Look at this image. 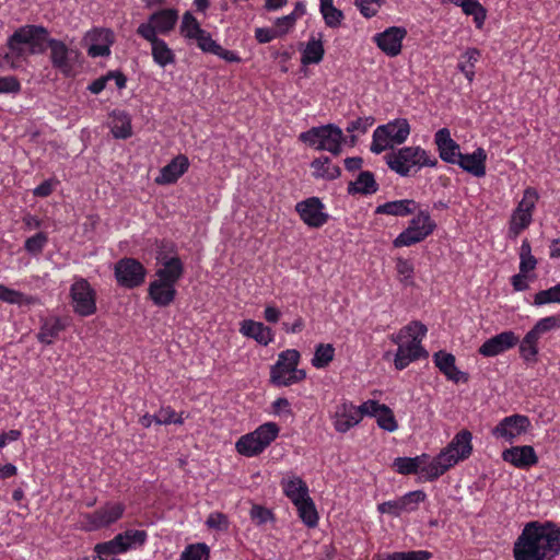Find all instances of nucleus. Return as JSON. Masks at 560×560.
Returning <instances> with one entry per match:
<instances>
[{"mask_svg": "<svg viewBox=\"0 0 560 560\" xmlns=\"http://www.w3.org/2000/svg\"><path fill=\"white\" fill-rule=\"evenodd\" d=\"M560 552V527L555 524L527 523L514 542L515 560H550Z\"/></svg>", "mask_w": 560, "mask_h": 560, "instance_id": "1", "label": "nucleus"}, {"mask_svg": "<svg viewBox=\"0 0 560 560\" xmlns=\"http://www.w3.org/2000/svg\"><path fill=\"white\" fill-rule=\"evenodd\" d=\"M472 453V434L463 429L455 434L452 441L433 457L422 469L425 481H434L459 462L467 459Z\"/></svg>", "mask_w": 560, "mask_h": 560, "instance_id": "2", "label": "nucleus"}, {"mask_svg": "<svg viewBox=\"0 0 560 560\" xmlns=\"http://www.w3.org/2000/svg\"><path fill=\"white\" fill-rule=\"evenodd\" d=\"M427 332L428 328L424 324L413 320L399 329L397 334L389 336L390 341L397 345L394 359L397 370L401 371L411 362L429 355L428 351L421 346Z\"/></svg>", "mask_w": 560, "mask_h": 560, "instance_id": "3", "label": "nucleus"}, {"mask_svg": "<svg viewBox=\"0 0 560 560\" xmlns=\"http://www.w3.org/2000/svg\"><path fill=\"white\" fill-rule=\"evenodd\" d=\"M49 32L42 25H24L19 27L8 39L9 52L4 60L16 68L13 58H27L30 55L43 54L49 40Z\"/></svg>", "mask_w": 560, "mask_h": 560, "instance_id": "4", "label": "nucleus"}, {"mask_svg": "<svg viewBox=\"0 0 560 560\" xmlns=\"http://www.w3.org/2000/svg\"><path fill=\"white\" fill-rule=\"evenodd\" d=\"M386 165L401 177L417 174L423 167H436L438 159L420 145L393 149L385 155Z\"/></svg>", "mask_w": 560, "mask_h": 560, "instance_id": "5", "label": "nucleus"}, {"mask_svg": "<svg viewBox=\"0 0 560 560\" xmlns=\"http://www.w3.org/2000/svg\"><path fill=\"white\" fill-rule=\"evenodd\" d=\"M538 199L539 195L534 187L524 189L522 199L513 209L508 221V240L515 241L530 226Z\"/></svg>", "mask_w": 560, "mask_h": 560, "instance_id": "6", "label": "nucleus"}, {"mask_svg": "<svg viewBox=\"0 0 560 560\" xmlns=\"http://www.w3.org/2000/svg\"><path fill=\"white\" fill-rule=\"evenodd\" d=\"M411 128L406 118H396L387 124L376 127L373 131L371 151L380 154L387 149H394L406 142Z\"/></svg>", "mask_w": 560, "mask_h": 560, "instance_id": "7", "label": "nucleus"}, {"mask_svg": "<svg viewBox=\"0 0 560 560\" xmlns=\"http://www.w3.org/2000/svg\"><path fill=\"white\" fill-rule=\"evenodd\" d=\"M279 432L280 427L276 422H265L242 435L235 443V450L245 457L258 456L278 438Z\"/></svg>", "mask_w": 560, "mask_h": 560, "instance_id": "8", "label": "nucleus"}, {"mask_svg": "<svg viewBox=\"0 0 560 560\" xmlns=\"http://www.w3.org/2000/svg\"><path fill=\"white\" fill-rule=\"evenodd\" d=\"M299 139L316 150L339 155L342 150L343 132L338 126L328 124L301 132Z\"/></svg>", "mask_w": 560, "mask_h": 560, "instance_id": "9", "label": "nucleus"}, {"mask_svg": "<svg viewBox=\"0 0 560 560\" xmlns=\"http://www.w3.org/2000/svg\"><path fill=\"white\" fill-rule=\"evenodd\" d=\"M300 352L294 349L282 351L276 364L271 368L270 377L273 384L290 386L306 377L304 370L298 369Z\"/></svg>", "mask_w": 560, "mask_h": 560, "instance_id": "10", "label": "nucleus"}, {"mask_svg": "<svg viewBox=\"0 0 560 560\" xmlns=\"http://www.w3.org/2000/svg\"><path fill=\"white\" fill-rule=\"evenodd\" d=\"M436 224L429 212L419 211L407 226L393 242L395 247L411 246L424 241L433 233Z\"/></svg>", "mask_w": 560, "mask_h": 560, "instance_id": "11", "label": "nucleus"}, {"mask_svg": "<svg viewBox=\"0 0 560 560\" xmlns=\"http://www.w3.org/2000/svg\"><path fill=\"white\" fill-rule=\"evenodd\" d=\"M47 47L49 48L51 66L63 77L74 75V67L80 57L79 50L69 47L65 42L56 38H49Z\"/></svg>", "mask_w": 560, "mask_h": 560, "instance_id": "12", "label": "nucleus"}, {"mask_svg": "<svg viewBox=\"0 0 560 560\" xmlns=\"http://www.w3.org/2000/svg\"><path fill=\"white\" fill-rule=\"evenodd\" d=\"M70 296L74 313L91 316L96 312V292L84 278H75L70 288Z\"/></svg>", "mask_w": 560, "mask_h": 560, "instance_id": "13", "label": "nucleus"}, {"mask_svg": "<svg viewBox=\"0 0 560 560\" xmlns=\"http://www.w3.org/2000/svg\"><path fill=\"white\" fill-rule=\"evenodd\" d=\"M114 273L120 287L135 289L144 282L147 270L139 260L125 257L115 264Z\"/></svg>", "mask_w": 560, "mask_h": 560, "instance_id": "14", "label": "nucleus"}, {"mask_svg": "<svg viewBox=\"0 0 560 560\" xmlns=\"http://www.w3.org/2000/svg\"><path fill=\"white\" fill-rule=\"evenodd\" d=\"M125 509L124 503L107 502L94 512L84 514L82 525L86 530L107 527L122 517Z\"/></svg>", "mask_w": 560, "mask_h": 560, "instance_id": "15", "label": "nucleus"}, {"mask_svg": "<svg viewBox=\"0 0 560 560\" xmlns=\"http://www.w3.org/2000/svg\"><path fill=\"white\" fill-rule=\"evenodd\" d=\"M177 21L178 11L176 9H161L152 13L147 22L137 27V34L143 37V34L149 30L153 33V36L167 35L175 28Z\"/></svg>", "mask_w": 560, "mask_h": 560, "instance_id": "16", "label": "nucleus"}, {"mask_svg": "<svg viewBox=\"0 0 560 560\" xmlns=\"http://www.w3.org/2000/svg\"><path fill=\"white\" fill-rule=\"evenodd\" d=\"M295 211L304 224L312 229H319L328 222L329 214L325 212V205L318 197H310L295 205Z\"/></svg>", "mask_w": 560, "mask_h": 560, "instance_id": "17", "label": "nucleus"}, {"mask_svg": "<svg viewBox=\"0 0 560 560\" xmlns=\"http://www.w3.org/2000/svg\"><path fill=\"white\" fill-rule=\"evenodd\" d=\"M530 428V420L524 415H512L503 418L492 430L491 434L498 440L512 443Z\"/></svg>", "mask_w": 560, "mask_h": 560, "instance_id": "18", "label": "nucleus"}, {"mask_svg": "<svg viewBox=\"0 0 560 560\" xmlns=\"http://www.w3.org/2000/svg\"><path fill=\"white\" fill-rule=\"evenodd\" d=\"M83 42L88 46V55L90 57H107L110 55V47L115 42V36L108 28H93L86 32Z\"/></svg>", "mask_w": 560, "mask_h": 560, "instance_id": "19", "label": "nucleus"}, {"mask_svg": "<svg viewBox=\"0 0 560 560\" xmlns=\"http://www.w3.org/2000/svg\"><path fill=\"white\" fill-rule=\"evenodd\" d=\"M334 429L338 433H347L361 422V413L354 404L342 400L336 405L334 412L330 415Z\"/></svg>", "mask_w": 560, "mask_h": 560, "instance_id": "20", "label": "nucleus"}, {"mask_svg": "<svg viewBox=\"0 0 560 560\" xmlns=\"http://www.w3.org/2000/svg\"><path fill=\"white\" fill-rule=\"evenodd\" d=\"M518 342L520 338L514 331L505 330L487 339L478 352L485 358H492L514 348Z\"/></svg>", "mask_w": 560, "mask_h": 560, "instance_id": "21", "label": "nucleus"}, {"mask_svg": "<svg viewBox=\"0 0 560 560\" xmlns=\"http://www.w3.org/2000/svg\"><path fill=\"white\" fill-rule=\"evenodd\" d=\"M407 35L404 27L390 26L374 36L377 47L388 57H396L401 52L402 40Z\"/></svg>", "mask_w": 560, "mask_h": 560, "instance_id": "22", "label": "nucleus"}, {"mask_svg": "<svg viewBox=\"0 0 560 560\" xmlns=\"http://www.w3.org/2000/svg\"><path fill=\"white\" fill-rule=\"evenodd\" d=\"M502 459L515 468L528 469L538 463V456L530 445L512 446L502 452Z\"/></svg>", "mask_w": 560, "mask_h": 560, "instance_id": "23", "label": "nucleus"}, {"mask_svg": "<svg viewBox=\"0 0 560 560\" xmlns=\"http://www.w3.org/2000/svg\"><path fill=\"white\" fill-rule=\"evenodd\" d=\"M434 143L442 161L451 164L456 163L460 155V148L459 144L452 139L450 129H439L434 135Z\"/></svg>", "mask_w": 560, "mask_h": 560, "instance_id": "24", "label": "nucleus"}, {"mask_svg": "<svg viewBox=\"0 0 560 560\" xmlns=\"http://www.w3.org/2000/svg\"><path fill=\"white\" fill-rule=\"evenodd\" d=\"M143 39L150 43L151 45V55L153 58V61L162 67L165 68L170 65H174L176 61V56L173 49L167 45V43L160 38L159 36H153V33L145 32L143 34Z\"/></svg>", "mask_w": 560, "mask_h": 560, "instance_id": "25", "label": "nucleus"}, {"mask_svg": "<svg viewBox=\"0 0 560 560\" xmlns=\"http://www.w3.org/2000/svg\"><path fill=\"white\" fill-rule=\"evenodd\" d=\"M176 285L160 279L150 282L148 295L154 305L166 307L171 305L176 298Z\"/></svg>", "mask_w": 560, "mask_h": 560, "instance_id": "26", "label": "nucleus"}, {"mask_svg": "<svg viewBox=\"0 0 560 560\" xmlns=\"http://www.w3.org/2000/svg\"><path fill=\"white\" fill-rule=\"evenodd\" d=\"M189 167V160L184 154H178L168 164L161 168L160 175L155 178L159 185L174 184L184 175Z\"/></svg>", "mask_w": 560, "mask_h": 560, "instance_id": "27", "label": "nucleus"}, {"mask_svg": "<svg viewBox=\"0 0 560 560\" xmlns=\"http://www.w3.org/2000/svg\"><path fill=\"white\" fill-rule=\"evenodd\" d=\"M486 151L482 148H477L470 154L460 153L455 164L476 177H483L486 175Z\"/></svg>", "mask_w": 560, "mask_h": 560, "instance_id": "28", "label": "nucleus"}, {"mask_svg": "<svg viewBox=\"0 0 560 560\" xmlns=\"http://www.w3.org/2000/svg\"><path fill=\"white\" fill-rule=\"evenodd\" d=\"M158 260L161 261V267L155 271V276L158 279L173 283H176L184 276V264L178 256H173L168 258H160Z\"/></svg>", "mask_w": 560, "mask_h": 560, "instance_id": "29", "label": "nucleus"}, {"mask_svg": "<svg viewBox=\"0 0 560 560\" xmlns=\"http://www.w3.org/2000/svg\"><path fill=\"white\" fill-rule=\"evenodd\" d=\"M433 361L436 368L446 376L447 380L455 383L466 382L467 375L459 371L455 364V357L452 353L439 351L434 353Z\"/></svg>", "mask_w": 560, "mask_h": 560, "instance_id": "30", "label": "nucleus"}, {"mask_svg": "<svg viewBox=\"0 0 560 560\" xmlns=\"http://www.w3.org/2000/svg\"><path fill=\"white\" fill-rule=\"evenodd\" d=\"M67 323L57 316H48L42 319L37 340L44 345H51L59 334L65 330Z\"/></svg>", "mask_w": 560, "mask_h": 560, "instance_id": "31", "label": "nucleus"}, {"mask_svg": "<svg viewBox=\"0 0 560 560\" xmlns=\"http://www.w3.org/2000/svg\"><path fill=\"white\" fill-rule=\"evenodd\" d=\"M240 331L243 336L253 338L262 346H267L273 340L271 328L260 322L245 319L241 323Z\"/></svg>", "mask_w": 560, "mask_h": 560, "instance_id": "32", "label": "nucleus"}, {"mask_svg": "<svg viewBox=\"0 0 560 560\" xmlns=\"http://www.w3.org/2000/svg\"><path fill=\"white\" fill-rule=\"evenodd\" d=\"M432 458L428 454L416 457H397L393 463L394 469L400 475H416L427 466Z\"/></svg>", "mask_w": 560, "mask_h": 560, "instance_id": "33", "label": "nucleus"}, {"mask_svg": "<svg viewBox=\"0 0 560 560\" xmlns=\"http://www.w3.org/2000/svg\"><path fill=\"white\" fill-rule=\"evenodd\" d=\"M418 208L413 199H400L380 205L375 209L376 214H387L394 217H407L415 213Z\"/></svg>", "mask_w": 560, "mask_h": 560, "instance_id": "34", "label": "nucleus"}, {"mask_svg": "<svg viewBox=\"0 0 560 560\" xmlns=\"http://www.w3.org/2000/svg\"><path fill=\"white\" fill-rule=\"evenodd\" d=\"M281 487L285 497L293 504L310 495L306 482L296 476L282 479Z\"/></svg>", "mask_w": 560, "mask_h": 560, "instance_id": "35", "label": "nucleus"}, {"mask_svg": "<svg viewBox=\"0 0 560 560\" xmlns=\"http://www.w3.org/2000/svg\"><path fill=\"white\" fill-rule=\"evenodd\" d=\"M110 132L116 139H128L132 136L130 116L124 110H114L110 115Z\"/></svg>", "mask_w": 560, "mask_h": 560, "instance_id": "36", "label": "nucleus"}, {"mask_svg": "<svg viewBox=\"0 0 560 560\" xmlns=\"http://www.w3.org/2000/svg\"><path fill=\"white\" fill-rule=\"evenodd\" d=\"M347 190L350 195H372L378 190V184L372 172L363 171L354 182L349 183Z\"/></svg>", "mask_w": 560, "mask_h": 560, "instance_id": "37", "label": "nucleus"}, {"mask_svg": "<svg viewBox=\"0 0 560 560\" xmlns=\"http://www.w3.org/2000/svg\"><path fill=\"white\" fill-rule=\"evenodd\" d=\"M313 170V176L325 180H334L341 174V170L338 165L331 163L328 156H320L311 163Z\"/></svg>", "mask_w": 560, "mask_h": 560, "instance_id": "38", "label": "nucleus"}, {"mask_svg": "<svg viewBox=\"0 0 560 560\" xmlns=\"http://www.w3.org/2000/svg\"><path fill=\"white\" fill-rule=\"evenodd\" d=\"M542 336L532 328L520 343V355L525 362H536L539 353L538 343Z\"/></svg>", "mask_w": 560, "mask_h": 560, "instance_id": "39", "label": "nucleus"}, {"mask_svg": "<svg viewBox=\"0 0 560 560\" xmlns=\"http://www.w3.org/2000/svg\"><path fill=\"white\" fill-rule=\"evenodd\" d=\"M293 505L298 510L299 517L307 527L314 528L317 526L319 517L315 503L310 495Z\"/></svg>", "mask_w": 560, "mask_h": 560, "instance_id": "40", "label": "nucleus"}, {"mask_svg": "<svg viewBox=\"0 0 560 560\" xmlns=\"http://www.w3.org/2000/svg\"><path fill=\"white\" fill-rule=\"evenodd\" d=\"M319 12L330 28L339 27L345 19L343 12L334 5V0H319Z\"/></svg>", "mask_w": 560, "mask_h": 560, "instance_id": "41", "label": "nucleus"}, {"mask_svg": "<svg viewBox=\"0 0 560 560\" xmlns=\"http://www.w3.org/2000/svg\"><path fill=\"white\" fill-rule=\"evenodd\" d=\"M453 4L460 7L466 15H472L476 26L481 28L487 12L478 0H450Z\"/></svg>", "mask_w": 560, "mask_h": 560, "instance_id": "42", "label": "nucleus"}, {"mask_svg": "<svg viewBox=\"0 0 560 560\" xmlns=\"http://www.w3.org/2000/svg\"><path fill=\"white\" fill-rule=\"evenodd\" d=\"M481 54L477 48H468L460 55L457 69L465 75V78L472 82L475 78V65L478 62Z\"/></svg>", "mask_w": 560, "mask_h": 560, "instance_id": "43", "label": "nucleus"}, {"mask_svg": "<svg viewBox=\"0 0 560 560\" xmlns=\"http://www.w3.org/2000/svg\"><path fill=\"white\" fill-rule=\"evenodd\" d=\"M324 52L322 39L312 37L302 52L301 61L303 65L318 63L322 61Z\"/></svg>", "mask_w": 560, "mask_h": 560, "instance_id": "44", "label": "nucleus"}, {"mask_svg": "<svg viewBox=\"0 0 560 560\" xmlns=\"http://www.w3.org/2000/svg\"><path fill=\"white\" fill-rule=\"evenodd\" d=\"M335 357V348L330 343H319L315 348L312 365L316 369L326 368Z\"/></svg>", "mask_w": 560, "mask_h": 560, "instance_id": "45", "label": "nucleus"}, {"mask_svg": "<svg viewBox=\"0 0 560 560\" xmlns=\"http://www.w3.org/2000/svg\"><path fill=\"white\" fill-rule=\"evenodd\" d=\"M201 31L202 28L192 13L185 12L179 27L180 35L187 39H194Z\"/></svg>", "mask_w": 560, "mask_h": 560, "instance_id": "46", "label": "nucleus"}, {"mask_svg": "<svg viewBox=\"0 0 560 560\" xmlns=\"http://www.w3.org/2000/svg\"><path fill=\"white\" fill-rule=\"evenodd\" d=\"M32 298L25 295L24 293L10 289L4 284H0V301L9 303V304H31Z\"/></svg>", "mask_w": 560, "mask_h": 560, "instance_id": "47", "label": "nucleus"}, {"mask_svg": "<svg viewBox=\"0 0 560 560\" xmlns=\"http://www.w3.org/2000/svg\"><path fill=\"white\" fill-rule=\"evenodd\" d=\"M550 303H560V283L537 292L534 295L533 304L535 306H541Z\"/></svg>", "mask_w": 560, "mask_h": 560, "instance_id": "48", "label": "nucleus"}, {"mask_svg": "<svg viewBox=\"0 0 560 560\" xmlns=\"http://www.w3.org/2000/svg\"><path fill=\"white\" fill-rule=\"evenodd\" d=\"M48 243V235L44 232H38L35 235L28 237L24 242V249L33 255H39Z\"/></svg>", "mask_w": 560, "mask_h": 560, "instance_id": "49", "label": "nucleus"}, {"mask_svg": "<svg viewBox=\"0 0 560 560\" xmlns=\"http://www.w3.org/2000/svg\"><path fill=\"white\" fill-rule=\"evenodd\" d=\"M400 499L404 512H412L418 509V505L427 499V494L422 490H415L406 493Z\"/></svg>", "mask_w": 560, "mask_h": 560, "instance_id": "50", "label": "nucleus"}, {"mask_svg": "<svg viewBox=\"0 0 560 560\" xmlns=\"http://www.w3.org/2000/svg\"><path fill=\"white\" fill-rule=\"evenodd\" d=\"M179 560H209V548L206 544L189 545Z\"/></svg>", "mask_w": 560, "mask_h": 560, "instance_id": "51", "label": "nucleus"}, {"mask_svg": "<svg viewBox=\"0 0 560 560\" xmlns=\"http://www.w3.org/2000/svg\"><path fill=\"white\" fill-rule=\"evenodd\" d=\"M375 418L377 425L387 432H394L398 429V423L395 419L394 412L386 405Z\"/></svg>", "mask_w": 560, "mask_h": 560, "instance_id": "52", "label": "nucleus"}, {"mask_svg": "<svg viewBox=\"0 0 560 560\" xmlns=\"http://www.w3.org/2000/svg\"><path fill=\"white\" fill-rule=\"evenodd\" d=\"M533 328L538 332V335L542 336L551 330H556L560 328V314L547 316L540 318Z\"/></svg>", "mask_w": 560, "mask_h": 560, "instance_id": "53", "label": "nucleus"}, {"mask_svg": "<svg viewBox=\"0 0 560 560\" xmlns=\"http://www.w3.org/2000/svg\"><path fill=\"white\" fill-rule=\"evenodd\" d=\"M158 424H183L184 419L172 407H161L156 412Z\"/></svg>", "mask_w": 560, "mask_h": 560, "instance_id": "54", "label": "nucleus"}, {"mask_svg": "<svg viewBox=\"0 0 560 560\" xmlns=\"http://www.w3.org/2000/svg\"><path fill=\"white\" fill-rule=\"evenodd\" d=\"M355 7L364 18H373L377 14L383 0H354Z\"/></svg>", "mask_w": 560, "mask_h": 560, "instance_id": "55", "label": "nucleus"}, {"mask_svg": "<svg viewBox=\"0 0 560 560\" xmlns=\"http://www.w3.org/2000/svg\"><path fill=\"white\" fill-rule=\"evenodd\" d=\"M396 270L400 277V282H402L405 285L412 283L413 266L409 260L405 258H398L396 260Z\"/></svg>", "mask_w": 560, "mask_h": 560, "instance_id": "56", "label": "nucleus"}, {"mask_svg": "<svg viewBox=\"0 0 560 560\" xmlns=\"http://www.w3.org/2000/svg\"><path fill=\"white\" fill-rule=\"evenodd\" d=\"M197 42V46L205 52H218L220 49V45L217 44L210 36L208 32L202 30L199 32L197 37L194 38Z\"/></svg>", "mask_w": 560, "mask_h": 560, "instance_id": "57", "label": "nucleus"}, {"mask_svg": "<svg viewBox=\"0 0 560 560\" xmlns=\"http://www.w3.org/2000/svg\"><path fill=\"white\" fill-rule=\"evenodd\" d=\"M206 525L215 530H228L229 529V520L228 516L221 512H213L209 514Z\"/></svg>", "mask_w": 560, "mask_h": 560, "instance_id": "58", "label": "nucleus"}, {"mask_svg": "<svg viewBox=\"0 0 560 560\" xmlns=\"http://www.w3.org/2000/svg\"><path fill=\"white\" fill-rule=\"evenodd\" d=\"M21 83L14 75L0 77V94H18Z\"/></svg>", "mask_w": 560, "mask_h": 560, "instance_id": "59", "label": "nucleus"}, {"mask_svg": "<svg viewBox=\"0 0 560 560\" xmlns=\"http://www.w3.org/2000/svg\"><path fill=\"white\" fill-rule=\"evenodd\" d=\"M124 535H126L125 540L126 544L129 545V549L135 546L144 545L148 538L147 532L139 529H128L124 532Z\"/></svg>", "mask_w": 560, "mask_h": 560, "instance_id": "60", "label": "nucleus"}, {"mask_svg": "<svg viewBox=\"0 0 560 560\" xmlns=\"http://www.w3.org/2000/svg\"><path fill=\"white\" fill-rule=\"evenodd\" d=\"M374 121H375L374 118L371 116L360 117V118L349 122V125L347 127V131L348 132L359 131L361 133H365L368 131V129L373 126Z\"/></svg>", "mask_w": 560, "mask_h": 560, "instance_id": "61", "label": "nucleus"}, {"mask_svg": "<svg viewBox=\"0 0 560 560\" xmlns=\"http://www.w3.org/2000/svg\"><path fill=\"white\" fill-rule=\"evenodd\" d=\"M384 406V404H380L376 400H366L362 405L357 406V408L360 410L362 420L364 416L376 417Z\"/></svg>", "mask_w": 560, "mask_h": 560, "instance_id": "62", "label": "nucleus"}, {"mask_svg": "<svg viewBox=\"0 0 560 560\" xmlns=\"http://www.w3.org/2000/svg\"><path fill=\"white\" fill-rule=\"evenodd\" d=\"M295 23H296V20L294 19V16L291 14H288V15L277 19L276 24H275V30L279 36H282L284 34H287L290 30H292L293 26L295 25Z\"/></svg>", "mask_w": 560, "mask_h": 560, "instance_id": "63", "label": "nucleus"}, {"mask_svg": "<svg viewBox=\"0 0 560 560\" xmlns=\"http://www.w3.org/2000/svg\"><path fill=\"white\" fill-rule=\"evenodd\" d=\"M250 517L257 525H261L272 518V513L261 505H254L250 510Z\"/></svg>", "mask_w": 560, "mask_h": 560, "instance_id": "64", "label": "nucleus"}]
</instances>
